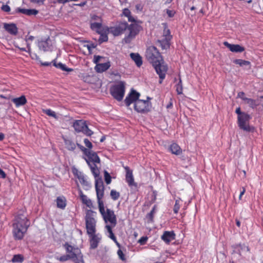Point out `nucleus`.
<instances>
[{"label": "nucleus", "instance_id": "1", "mask_svg": "<svg viewBox=\"0 0 263 263\" xmlns=\"http://www.w3.org/2000/svg\"><path fill=\"white\" fill-rule=\"evenodd\" d=\"M145 56L148 61L152 63L156 71L161 79L159 82L161 83L162 80L165 77L167 67L164 63L160 53L155 47L150 46L146 51Z\"/></svg>", "mask_w": 263, "mask_h": 263}, {"label": "nucleus", "instance_id": "2", "mask_svg": "<svg viewBox=\"0 0 263 263\" xmlns=\"http://www.w3.org/2000/svg\"><path fill=\"white\" fill-rule=\"evenodd\" d=\"M140 93L134 89H131L130 93L126 96L124 102L127 106L135 103V109L138 112L144 113L149 110L150 103L148 101L139 99Z\"/></svg>", "mask_w": 263, "mask_h": 263}, {"label": "nucleus", "instance_id": "3", "mask_svg": "<svg viewBox=\"0 0 263 263\" xmlns=\"http://www.w3.org/2000/svg\"><path fill=\"white\" fill-rule=\"evenodd\" d=\"M99 207L100 212L105 222L107 224L105 228L107 230V233L109 234L108 236L113 240L118 246H119L118 242L117 241L116 238L112 231V228L115 227L117 223L116 217L114 211L108 209H107L105 210L103 203H100Z\"/></svg>", "mask_w": 263, "mask_h": 263}, {"label": "nucleus", "instance_id": "4", "mask_svg": "<svg viewBox=\"0 0 263 263\" xmlns=\"http://www.w3.org/2000/svg\"><path fill=\"white\" fill-rule=\"evenodd\" d=\"M30 226L26 216L22 214L16 216L13 223V234L15 239H22Z\"/></svg>", "mask_w": 263, "mask_h": 263}, {"label": "nucleus", "instance_id": "5", "mask_svg": "<svg viewBox=\"0 0 263 263\" xmlns=\"http://www.w3.org/2000/svg\"><path fill=\"white\" fill-rule=\"evenodd\" d=\"M85 156L86 158L85 159L89 165L91 173L95 177H98L100 173L98 166V164H99L100 163V159L99 156L96 153L90 150L85 154Z\"/></svg>", "mask_w": 263, "mask_h": 263}, {"label": "nucleus", "instance_id": "6", "mask_svg": "<svg viewBox=\"0 0 263 263\" xmlns=\"http://www.w3.org/2000/svg\"><path fill=\"white\" fill-rule=\"evenodd\" d=\"M69 258L74 263H84L83 255L78 248L73 247L67 243L64 245Z\"/></svg>", "mask_w": 263, "mask_h": 263}, {"label": "nucleus", "instance_id": "7", "mask_svg": "<svg viewBox=\"0 0 263 263\" xmlns=\"http://www.w3.org/2000/svg\"><path fill=\"white\" fill-rule=\"evenodd\" d=\"M96 213L88 210L86 211L85 216L86 228L88 234L96 233V220L95 217Z\"/></svg>", "mask_w": 263, "mask_h": 263}, {"label": "nucleus", "instance_id": "8", "mask_svg": "<svg viewBox=\"0 0 263 263\" xmlns=\"http://www.w3.org/2000/svg\"><path fill=\"white\" fill-rule=\"evenodd\" d=\"M125 91V84L124 82L120 81L110 88L112 96L118 101L122 100Z\"/></svg>", "mask_w": 263, "mask_h": 263}, {"label": "nucleus", "instance_id": "9", "mask_svg": "<svg viewBox=\"0 0 263 263\" xmlns=\"http://www.w3.org/2000/svg\"><path fill=\"white\" fill-rule=\"evenodd\" d=\"M251 118V116L248 114H242L238 117V125L239 128L247 132L252 131L253 128L249 124Z\"/></svg>", "mask_w": 263, "mask_h": 263}, {"label": "nucleus", "instance_id": "10", "mask_svg": "<svg viewBox=\"0 0 263 263\" xmlns=\"http://www.w3.org/2000/svg\"><path fill=\"white\" fill-rule=\"evenodd\" d=\"M95 178V188L97 193V196L98 201L99 205L100 203H103L101 201L104 195V187L103 182L101 178L99 177V175Z\"/></svg>", "mask_w": 263, "mask_h": 263}, {"label": "nucleus", "instance_id": "11", "mask_svg": "<svg viewBox=\"0 0 263 263\" xmlns=\"http://www.w3.org/2000/svg\"><path fill=\"white\" fill-rule=\"evenodd\" d=\"M72 173L85 190H88L90 187V183L87 180L86 177L82 172L74 168L72 169Z\"/></svg>", "mask_w": 263, "mask_h": 263}, {"label": "nucleus", "instance_id": "12", "mask_svg": "<svg viewBox=\"0 0 263 263\" xmlns=\"http://www.w3.org/2000/svg\"><path fill=\"white\" fill-rule=\"evenodd\" d=\"M127 23H121L118 25L110 27L108 29L109 32L115 36H118L122 34L127 29Z\"/></svg>", "mask_w": 263, "mask_h": 263}, {"label": "nucleus", "instance_id": "13", "mask_svg": "<svg viewBox=\"0 0 263 263\" xmlns=\"http://www.w3.org/2000/svg\"><path fill=\"white\" fill-rule=\"evenodd\" d=\"M127 29L129 31V34L125 37L126 42H128L130 39L134 37L139 32L138 26L136 24H131L128 26L127 25Z\"/></svg>", "mask_w": 263, "mask_h": 263}, {"label": "nucleus", "instance_id": "14", "mask_svg": "<svg viewBox=\"0 0 263 263\" xmlns=\"http://www.w3.org/2000/svg\"><path fill=\"white\" fill-rule=\"evenodd\" d=\"M90 239V248L92 249H96L101 239V235L100 234H88Z\"/></svg>", "mask_w": 263, "mask_h": 263}, {"label": "nucleus", "instance_id": "15", "mask_svg": "<svg viewBox=\"0 0 263 263\" xmlns=\"http://www.w3.org/2000/svg\"><path fill=\"white\" fill-rule=\"evenodd\" d=\"M161 239L166 243L168 244L175 238V234L173 231H165L161 236Z\"/></svg>", "mask_w": 263, "mask_h": 263}, {"label": "nucleus", "instance_id": "16", "mask_svg": "<svg viewBox=\"0 0 263 263\" xmlns=\"http://www.w3.org/2000/svg\"><path fill=\"white\" fill-rule=\"evenodd\" d=\"M224 45L228 47L230 50L234 52H241L245 50V48L237 44H231L227 42H224Z\"/></svg>", "mask_w": 263, "mask_h": 263}, {"label": "nucleus", "instance_id": "17", "mask_svg": "<svg viewBox=\"0 0 263 263\" xmlns=\"http://www.w3.org/2000/svg\"><path fill=\"white\" fill-rule=\"evenodd\" d=\"M110 66V62L104 61L103 63L97 64L95 67V70L98 72H103L107 70Z\"/></svg>", "mask_w": 263, "mask_h": 263}, {"label": "nucleus", "instance_id": "18", "mask_svg": "<svg viewBox=\"0 0 263 263\" xmlns=\"http://www.w3.org/2000/svg\"><path fill=\"white\" fill-rule=\"evenodd\" d=\"M126 181L127 182L128 185L130 187H136L137 184L134 182V179L133 177L132 172L127 167L126 168Z\"/></svg>", "mask_w": 263, "mask_h": 263}, {"label": "nucleus", "instance_id": "19", "mask_svg": "<svg viewBox=\"0 0 263 263\" xmlns=\"http://www.w3.org/2000/svg\"><path fill=\"white\" fill-rule=\"evenodd\" d=\"M5 29L12 35H16L17 33V28L14 24H4Z\"/></svg>", "mask_w": 263, "mask_h": 263}, {"label": "nucleus", "instance_id": "20", "mask_svg": "<svg viewBox=\"0 0 263 263\" xmlns=\"http://www.w3.org/2000/svg\"><path fill=\"white\" fill-rule=\"evenodd\" d=\"M79 194L82 202L84 204L90 208H92L93 205L91 200L88 198L86 195L83 194L82 190L80 189L79 190Z\"/></svg>", "mask_w": 263, "mask_h": 263}, {"label": "nucleus", "instance_id": "21", "mask_svg": "<svg viewBox=\"0 0 263 263\" xmlns=\"http://www.w3.org/2000/svg\"><path fill=\"white\" fill-rule=\"evenodd\" d=\"M12 101L15 104L16 107L23 106L27 103V100L25 96H22L20 97L13 98Z\"/></svg>", "mask_w": 263, "mask_h": 263}, {"label": "nucleus", "instance_id": "22", "mask_svg": "<svg viewBox=\"0 0 263 263\" xmlns=\"http://www.w3.org/2000/svg\"><path fill=\"white\" fill-rule=\"evenodd\" d=\"M50 40L47 39L45 41H41L38 43V46L40 50L44 51H47L50 49Z\"/></svg>", "mask_w": 263, "mask_h": 263}, {"label": "nucleus", "instance_id": "23", "mask_svg": "<svg viewBox=\"0 0 263 263\" xmlns=\"http://www.w3.org/2000/svg\"><path fill=\"white\" fill-rule=\"evenodd\" d=\"M86 125L85 122L82 120H77L73 123V127L78 132H82L84 127Z\"/></svg>", "mask_w": 263, "mask_h": 263}, {"label": "nucleus", "instance_id": "24", "mask_svg": "<svg viewBox=\"0 0 263 263\" xmlns=\"http://www.w3.org/2000/svg\"><path fill=\"white\" fill-rule=\"evenodd\" d=\"M130 57L135 62L138 67L141 66L142 64V58L138 53H131Z\"/></svg>", "mask_w": 263, "mask_h": 263}, {"label": "nucleus", "instance_id": "25", "mask_svg": "<svg viewBox=\"0 0 263 263\" xmlns=\"http://www.w3.org/2000/svg\"><path fill=\"white\" fill-rule=\"evenodd\" d=\"M170 149L173 154L177 155H180L182 153L181 149L176 143L171 144L170 147Z\"/></svg>", "mask_w": 263, "mask_h": 263}, {"label": "nucleus", "instance_id": "26", "mask_svg": "<svg viewBox=\"0 0 263 263\" xmlns=\"http://www.w3.org/2000/svg\"><path fill=\"white\" fill-rule=\"evenodd\" d=\"M170 37L165 38L164 40H159L158 43L162 49H166L170 47Z\"/></svg>", "mask_w": 263, "mask_h": 263}, {"label": "nucleus", "instance_id": "27", "mask_svg": "<svg viewBox=\"0 0 263 263\" xmlns=\"http://www.w3.org/2000/svg\"><path fill=\"white\" fill-rule=\"evenodd\" d=\"M244 102L252 108H254L259 104V103L256 100L250 98L245 99Z\"/></svg>", "mask_w": 263, "mask_h": 263}, {"label": "nucleus", "instance_id": "28", "mask_svg": "<svg viewBox=\"0 0 263 263\" xmlns=\"http://www.w3.org/2000/svg\"><path fill=\"white\" fill-rule=\"evenodd\" d=\"M57 206L63 209L66 206V200L64 197H59L57 199Z\"/></svg>", "mask_w": 263, "mask_h": 263}, {"label": "nucleus", "instance_id": "29", "mask_svg": "<svg viewBox=\"0 0 263 263\" xmlns=\"http://www.w3.org/2000/svg\"><path fill=\"white\" fill-rule=\"evenodd\" d=\"M102 26L101 22H91L90 24L91 28L98 33H100Z\"/></svg>", "mask_w": 263, "mask_h": 263}, {"label": "nucleus", "instance_id": "30", "mask_svg": "<svg viewBox=\"0 0 263 263\" xmlns=\"http://www.w3.org/2000/svg\"><path fill=\"white\" fill-rule=\"evenodd\" d=\"M53 65L55 67L62 69V70L66 71H71L72 70L71 68H67L66 65L62 64V63H57L54 61L53 63Z\"/></svg>", "mask_w": 263, "mask_h": 263}, {"label": "nucleus", "instance_id": "31", "mask_svg": "<svg viewBox=\"0 0 263 263\" xmlns=\"http://www.w3.org/2000/svg\"><path fill=\"white\" fill-rule=\"evenodd\" d=\"M43 112L47 115L52 117L55 119H58L59 118L56 113L50 109H43Z\"/></svg>", "mask_w": 263, "mask_h": 263}, {"label": "nucleus", "instance_id": "32", "mask_svg": "<svg viewBox=\"0 0 263 263\" xmlns=\"http://www.w3.org/2000/svg\"><path fill=\"white\" fill-rule=\"evenodd\" d=\"M65 144L66 148L70 151H73L76 148V145L73 142L69 140H65Z\"/></svg>", "mask_w": 263, "mask_h": 263}, {"label": "nucleus", "instance_id": "33", "mask_svg": "<svg viewBox=\"0 0 263 263\" xmlns=\"http://www.w3.org/2000/svg\"><path fill=\"white\" fill-rule=\"evenodd\" d=\"M24 260V257L21 254L14 255L12 258L11 261L12 262L22 263Z\"/></svg>", "mask_w": 263, "mask_h": 263}, {"label": "nucleus", "instance_id": "34", "mask_svg": "<svg viewBox=\"0 0 263 263\" xmlns=\"http://www.w3.org/2000/svg\"><path fill=\"white\" fill-rule=\"evenodd\" d=\"M181 202V200L180 199L176 200L175 204L174 205V209H173L175 213H176V214L178 213V212L180 209V203Z\"/></svg>", "mask_w": 263, "mask_h": 263}, {"label": "nucleus", "instance_id": "35", "mask_svg": "<svg viewBox=\"0 0 263 263\" xmlns=\"http://www.w3.org/2000/svg\"><path fill=\"white\" fill-rule=\"evenodd\" d=\"M123 14L127 17L128 21L134 22V20L130 17V11L128 9H124L123 11Z\"/></svg>", "mask_w": 263, "mask_h": 263}, {"label": "nucleus", "instance_id": "36", "mask_svg": "<svg viewBox=\"0 0 263 263\" xmlns=\"http://www.w3.org/2000/svg\"><path fill=\"white\" fill-rule=\"evenodd\" d=\"M110 196L113 200H116L119 198L120 193L116 191L112 190L110 192Z\"/></svg>", "mask_w": 263, "mask_h": 263}, {"label": "nucleus", "instance_id": "37", "mask_svg": "<svg viewBox=\"0 0 263 263\" xmlns=\"http://www.w3.org/2000/svg\"><path fill=\"white\" fill-rule=\"evenodd\" d=\"M105 58L103 57L100 55H94L93 62L96 64H99L100 62L103 61L104 62Z\"/></svg>", "mask_w": 263, "mask_h": 263}, {"label": "nucleus", "instance_id": "38", "mask_svg": "<svg viewBox=\"0 0 263 263\" xmlns=\"http://www.w3.org/2000/svg\"><path fill=\"white\" fill-rule=\"evenodd\" d=\"M82 132L84 133L85 135L88 136H91L93 134V132L90 129H89V128L86 125H85V126L84 127V128Z\"/></svg>", "mask_w": 263, "mask_h": 263}, {"label": "nucleus", "instance_id": "39", "mask_svg": "<svg viewBox=\"0 0 263 263\" xmlns=\"http://www.w3.org/2000/svg\"><path fill=\"white\" fill-rule=\"evenodd\" d=\"M235 63L240 66H242L249 65L250 64V62L242 60H236L235 61Z\"/></svg>", "mask_w": 263, "mask_h": 263}, {"label": "nucleus", "instance_id": "40", "mask_svg": "<svg viewBox=\"0 0 263 263\" xmlns=\"http://www.w3.org/2000/svg\"><path fill=\"white\" fill-rule=\"evenodd\" d=\"M104 178L105 181L107 184H109L111 182V177L110 175L106 172H104Z\"/></svg>", "mask_w": 263, "mask_h": 263}, {"label": "nucleus", "instance_id": "41", "mask_svg": "<svg viewBox=\"0 0 263 263\" xmlns=\"http://www.w3.org/2000/svg\"><path fill=\"white\" fill-rule=\"evenodd\" d=\"M56 258L61 261H65L66 260L70 259L67 254L66 255H63L61 256H57Z\"/></svg>", "mask_w": 263, "mask_h": 263}, {"label": "nucleus", "instance_id": "42", "mask_svg": "<svg viewBox=\"0 0 263 263\" xmlns=\"http://www.w3.org/2000/svg\"><path fill=\"white\" fill-rule=\"evenodd\" d=\"M176 91L178 94H181L182 92V87L181 85V81L180 80L179 82L177 85Z\"/></svg>", "mask_w": 263, "mask_h": 263}, {"label": "nucleus", "instance_id": "43", "mask_svg": "<svg viewBox=\"0 0 263 263\" xmlns=\"http://www.w3.org/2000/svg\"><path fill=\"white\" fill-rule=\"evenodd\" d=\"M148 239V237H142L138 240V243H139L141 245H144L146 242L147 240Z\"/></svg>", "mask_w": 263, "mask_h": 263}, {"label": "nucleus", "instance_id": "44", "mask_svg": "<svg viewBox=\"0 0 263 263\" xmlns=\"http://www.w3.org/2000/svg\"><path fill=\"white\" fill-rule=\"evenodd\" d=\"M84 142L85 146L86 147H87L89 148V149H91L92 147V143L90 142V141L88 139H85L84 140Z\"/></svg>", "mask_w": 263, "mask_h": 263}, {"label": "nucleus", "instance_id": "45", "mask_svg": "<svg viewBox=\"0 0 263 263\" xmlns=\"http://www.w3.org/2000/svg\"><path fill=\"white\" fill-rule=\"evenodd\" d=\"M108 40V36L106 34H101L99 39V41L102 43L106 42Z\"/></svg>", "mask_w": 263, "mask_h": 263}, {"label": "nucleus", "instance_id": "46", "mask_svg": "<svg viewBox=\"0 0 263 263\" xmlns=\"http://www.w3.org/2000/svg\"><path fill=\"white\" fill-rule=\"evenodd\" d=\"M38 13V11L35 9H28L27 14L28 15H36Z\"/></svg>", "mask_w": 263, "mask_h": 263}, {"label": "nucleus", "instance_id": "47", "mask_svg": "<svg viewBox=\"0 0 263 263\" xmlns=\"http://www.w3.org/2000/svg\"><path fill=\"white\" fill-rule=\"evenodd\" d=\"M117 254H118V256L120 259H121L122 260H125L124 254H123V252L121 250H119L118 251Z\"/></svg>", "mask_w": 263, "mask_h": 263}, {"label": "nucleus", "instance_id": "48", "mask_svg": "<svg viewBox=\"0 0 263 263\" xmlns=\"http://www.w3.org/2000/svg\"><path fill=\"white\" fill-rule=\"evenodd\" d=\"M166 12L168 16L170 17H173L174 16V15H175V12L174 10H169V9H166Z\"/></svg>", "mask_w": 263, "mask_h": 263}, {"label": "nucleus", "instance_id": "49", "mask_svg": "<svg viewBox=\"0 0 263 263\" xmlns=\"http://www.w3.org/2000/svg\"><path fill=\"white\" fill-rule=\"evenodd\" d=\"M2 10L5 12H8L10 11V8L8 5H4L2 6Z\"/></svg>", "mask_w": 263, "mask_h": 263}, {"label": "nucleus", "instance_id": "50", "mask_svg": "<svg viewBox=\"0 0 263 263\" xmlns=\"http://www.w3.org/2000/svg\"><path fill=\"white\" fill-rule=\"evenodd\" d=\"M77 145L83 152L85 155L90 150L85 148L84 146L79 144H77Z\"/></svg>", "mask_w": 263, "mask_h": 263}, {"label": "nucleus", "instance_id": "51", "mask_svg": "<svg viewBox=\"0 0 263 263\" xmlns=\"http://www.w3.org/2000/svg\"><path fill=\"white\" fill-rule=\"evenodd\" d=\"M235 112L238 115V117H239L240 116H241L242 114H246V113H245L244 112H241L240 107L237 108L236 109Z\"/></svg>", "mask_w": 263, "mask_h": 263}, {"label": "nucleus", "instance_id": "52", "mask_svg": "<svg viewBox=\"0 0 263 263\" xmlns=\"http://www.w3.org/2000/svg\"><path fill=\"white\" fill-rule=\"evenodd\" d=\"M164 35L165 36V38H166V37H168L169 36L170 40L171 39V36L170 35V32L168 29L164 30Z\"/></svg>", "mask_w": 263, "mask_h": 263}, {"label": "nucleus", "instance_id": "53", "mask_svg": "<svg viewBox=\"0 0 263 263\" xmlns=\"http://www.w3.org/2000/svg\"><path fill=\"white\" fill-rule=\"evenodd\" d=\"M238 97L241 98L245 101V99H248V98L245 97V93L243 92H240L238 93Z\"/></svg>", "mask_w": 263, "mask_h": 263}, {"label": "nucleus", "instance_id": "54", "mask_svg": "<svg viewBox=\"0 0 263 263\" xmlns=\"http://www.w3.org/2000/svg\"><path fill=\"white\" fill-rule=\"evenodd\" d=\"M6 177V173L1 168H0V178L5 179Z\"/></svg>", "mask_w": 263, "mask_h": 263}, {"label": "nucleus", "instance_id": "55", "mask_svg": "<svg viewBox=\"0 0 263 263\" xmlns=\"http://www.w3.org/2000/svg\"><path fill=\"white\" fill-rule=\"evenodd\" d=\"M57 1L59 3L65 4L66 3L71 2V1L77 2L78 0H57Z\"/></svg>", "mask_w": 263, "mask_h": 263}, {"label": "nucleus", "instance_id": "56", "mask_svg": "<svg viewBox=\"0 0 263 263\" xmlns=\"http://www.w3.org/2000/svg\"><path fill=\"white\" fill-rule=\"evenodd\" d=\"M96 47V45L94 44H91L87 45V48L88 50L90 51L92 49H93Z\"/></svg>", "mask_w": 263, "mask_h": 263}, {"label": "nucleus", "instance_id": "57", "mask_svg": "<svg viewBox=\"0 0 263 263\" xmlns=\"http://www.w3.org/2000/svg\"><path fill=\"white\" fill-rule=\"evenodd\" d=\"M238 247L239 248H240L241 250H244L245 251H249V248L248 247L246 246L245 245H239L238 246Z\"/></svg>", "mask_w": 263, "mask_h": 263}, {"label": "nucleus", "instance_id": "58", "mask_svg": "<svg viewBox=\"0 0 263 263\" xmlns=\"http://www.w3.org/2000/svg\"><path fill=\"white\" fill-rule=\"evenodd\" d=\"M18 11L23 14H27L28 9L18 8Z\"/></svg>", "mask_w": 263, "mask_h": 263}, {"label": "nucleus", "instance_id": "59", "mask_svg": "<svg viewBox=\"0 0 263 263\" xmlns=\"http://www.w3.org/2000/svg\"><path fill=\"white\" fill-rule=\"evenodd\" d=\"M92 21H96L97 22H101L100 17L97 15H93L91 17Z\"/></svg>", "mask_w": 263, "mask_h": 263}, {"label": "nucleus", "instance_id": "60", "mask_svg": "<svg viewBox=\"0 0 263 263\" xmlns=\"http://www.w3.org/2000/svg\"><path fill=\"white\" fill-rule=\"evenodd\" d=\"M154 213H155V207H154V208L151 211L150 213L148 214V216L151 219L153 218V214Z\"/></svg>", "mask_w": 263, "mask_h": 263}, {"label": "nucleus", "instance_id": "61", "mask_svg": "<svg viewBox=\"0 0 263 263\" xmlns=\"http://www.w3.org/2000/svg\"><path fill=\"white\" fill-rule=\"evenodd\" d=\"M27 52L30 53L31 52V47L30 44L29 43L27 42Z\"/></svg>", "mask_w": 263, "mask_h": 263}, {"label": "nucleus", "instance_id": "62", "mask_svg": "<svg viewBox=\"0 0 263 263\" xmlns=\"http://www.w3.org/2000/svg\"><path fill=\"white\" fill-rule=\"evenodd\" d=\"M245 191H246L245 189L243 187L242 188V190L241 191V192L240 193V195H239V199H241V197L245 194Z\"/></svg>", "mask_w": 263, "mask_h": 263}, {"label": "nucleus", "instance_id": "63", "mask_svg": "<svg viewBox=\"0 0 263 263\" xmlns=\"http://www.w3.org/2000/svg\"><path fill=\"white\" fill-rule=\"evenodd\" d=\"M45 0H31L33 3H43Z\"/></svg>", "mask_w": 263, "mask_h": 263}, {"label": "nucleus", "instance_id": "64", "mask_svg": "<svg viewBox=\"0 0 263 263\" xmlns=\"http://www.w3.org/2000/svg\"><path fill=\"white\" fill-rule=\"evenodd\" d=\"M34 39V37L33 36H29L26 39V42H29V41H32Z\"/></svg>", "mask_w": 263, "mask_h": 263}]
</instances>
